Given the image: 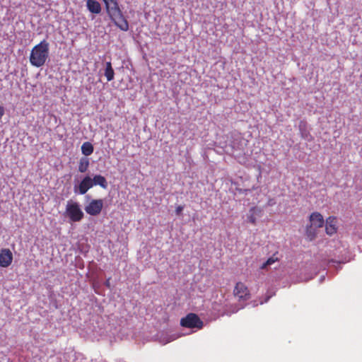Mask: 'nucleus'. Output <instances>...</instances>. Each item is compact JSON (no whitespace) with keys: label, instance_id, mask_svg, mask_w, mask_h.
<instances>
[{"label":"nucleus","instance_id":"obj_11","mask_svg":"<svg viewBox=\"0 0 362 362\" xmlns=\"http://www.w3.org/2000/svg\"><path fill=\"white\" fill-rule=\"evenodd\" d=\"M86 7L93 14H99L102 10L101 5L97 0H87Z\"/></svg>","mask_w":362,"mask_h":362},{"label":"nucleus","instance_id":"obj_1","mask_svg":"<svg viewBox=\"0 0 362 362\" xmlns=\"http://www.w3.org/2000/svg\"><path fill=\"white\" fill-rule=\"evenodd\" d=\"M107 13L114 24L123 31L129 30V23L124 17L117 0H103Z\"/></svg>","mask_w":362,"mask_h":362},{"label":"nucleus","instance_id":"obj_21","mask_svg":"<svg viewBox=\"0 0 362 362\" xmlns=\"http://www.w3.org/2000/svg\"><path fill=\"white\" fill-rule=\"evenodd\" d=\"M110 278L107 279L105 282V286L108 288H111V285H110Z\"/></svg>","mask_w":362,"mask_h":362},{"label":"nucleus","instance_id":"obj_5","mask_svg":"<svg viewBox=\"0 0 362 362\" xmlns=\"http://www.w3.org/2000/svg\"><path fill=\"white\" fill-rule=\"evenodd\" d=\"M233 294L238 301H246L250 298L248 288L243 282H238L234 288Z\"/></svg>","mask_w":362,"mask_h":362},{"label":"nucleus","instance_id":"obj_10","mask_svg":"<svg viewBox=\"0 0 362 362\" xmlns=\"http://www.w3.org/2000/svg\"><path fill=\"white\" fill-rule=\"evenodd\" d=\"M337 220L336 217L329 216L327 218L325 224V230L327 234L332 235L337 232Z\"/></svg>","mask_w":362,"mask_h":362},{"label":"nucleus","instance_id":"obj_17","mask_svg":"<svg viewBox=\"0 0 362 362\" xmlns=\"http://www.w3.org/2000/svg\"><path fill=\"white\" fill-rule=\"evenodd\" d=\"M299 130L303 138H307L309 132L307 130V124L304 121H300L299 123Z\"/></svg>","mask_w":362,"mask_h":362},{"label":"nucleus","instance_id":"obj_4","mask_svg":"<svg viewBox=\"0 0 362 362\" xmlns=\"http://www.w3.org/2000/svg\"><path fill=\"white\" fill-rule=\"evenodd\" d=\"M180 325L190 329H202L204 323L199 317L194 313H189L185 317L181 318Z\"/></svg>","mask_w":362,"mask_h":362},{"label":"nucleus","instance_id":"obj_14","mask_svg":"<svg viewBox=\"0 0 362 362\" xmlns=\"http://www.w3.org/2000/svg\"><path fill=\"white\" fill-rule=\"evenodd\" d=\"M89 159L86 157H82L78 163V171L80 173H86L89 167Z\"/></svg>","mask_w":362,"mask_h":362},{"label":"nucleus","instance_id":"obj_22","mask_svg":"<svg viewBox=\"0 0 362 362\" xmlns=\"http://www.w3.org/2000/svg\"><path fill=\"white\" fill-rule=\"evenodd\" d=\"M4 107L2 106H0V119H1V117H3V115H4Z\"/></svg>","mask_w":362,"mask_h":362},{"label":"nucleus","instance_id":"obj_8","mask_svg":"<svg viewBox=\"0 0 362 362\" xmlns=\"http://www.w3.org/2000/svg\"><path fill=\"white\" fill-rule=\"evenodd\" d=\"M13 261V254L9 249H2L0 251V266L8 267Z\"/></svg>","mask_w":362,"mask_h":362},{"label":"nucleus","instance_id":"obj_12","mask_svg":"<svg viewBox=\"0 0 362 362\" xmlns=\"http://www.w3.org/2000/svg\"><path fill=\"white\" fill-rule=\"evenodd\" d=\"M93 185H99L103 189H106L107 187V182L105 177L101 175H95L93 178H91Z\"/></svg>","mask_w":362,"mask_h":362},{"label":"nucleus","instance_id":"obj_15","mask_svg":"<svg viewBox=\"0 0 362 362\" xmlns=\"http://www.w3.org/2000/svg\"><path fill=\"white\" fill-rule=\"evenodd\" d=\"M93 150V146L90 142H84L81 146L82 153L86 156L91 155Z\"/></svg>","mask_w":362,"mask_h":362},{"label":"nucleus","instance_id":"obj_20","mask_svg":"<svg viewBox=\"0 0 362 362\" xmlns=\"http://www.w3.org/2000/svg\"><path fill=\"white\" fill-rule=\"evenodd\" d=\"M184 207L182 206H177L175 209V213L177 215H180L183 211Z\"/></svg>","mask_w":362,"mask_h":362},{"label":"nucleus","instance_id":"obj_9","mask_svg":"<svg viewBox=\"0 0 362 362\" xmlns=\"http://www.w3.org/2000/svg\"><path fill=\"white\" fill-rule=\"evenodd\" d=\"M310 226L315 228H322L325 221L323 216L318 212H314L310 216Z\"/></svg>","mask_w":362,"mask_h":362},{"label":"nucleus","instance_id":"obj_16","mask_svg":"<svg viewBox=\"0 0 362 362\" xmlns=\"http://www.w3.org/2000/svg\"><path fill=\"white\" fill-rule=\"evenodd\" d=\"M278 261H279V257H277L276 254L275 253L272 257L268 258V259L260 266V269H266L268 266H270Z\"/></svg>","mask_w":362,"mask_h":362},{"label":"nucleus","instance_id":"obj_7","mask_svg":"<svg viewBox=\"0 0 362 362\" xmlns=\"http://www.w3.org/2000/svg\"><path fill=\"white\" fill-rule=\"evenodd\" d=\"M93 187L91 177L88 175L85 176L79 185L74 187L75 192L80 194H85L90 188Z\"/></svg>","mask_w":362,"mask_h":362},{"label":"nucleus","instance_id":"obj_18","mask_svg":"<svg viewBox=\"0 0 362 362\" xmlns=\"http://www.w3.org/2000/svg\"><path fill=\"white\" fill-rule=\"evenodd\" d=\"M256 208L252 207L250 209L249 214L247 215L248 221L254 225L256 223Z\"/></svg>","mask_w":362,"mask_h":362},{"label":"nucleus","instance_id":"obj_3","mask_svg":"<svg viewBox=\"0 0 362 362\" xmlns=\"http://www.w3.org/2000/svg\"><path fill=\"white\" fill-rule=\"evenodd\" d=\"M66 214L69 218L73 222L81 221L84 216L78 203L73 202H68L66 206Z\"/></svg>","mask_w":362,"mask_h":362},{"label":"nucleus","instance_id":"obj_19","mask_svg":"<svg viewBox=\"0 0 362 362\" xmlns=\"http://www.w3.org/2000/svg\"><path fill=\"white\" fill-rule=\"evenodd\" d=\"M306 233L310 240H313L316 236L315 228L311 226H308L306 230Z\"/></svg>","mask_w":362,"mask_h":362},{"label":"nucleus","instance_id":"obj_13","mask_svg":"<svg viewBox=\"0 0 362 362\" xmlns=\"http://www.w3.org/2000/svg\"><path fill=\"white\" fill-rule=\"evenodd\" d=\"M104 75L106 77L107 81H111L114 79L115 71L112 66L111 62H106Z\"/></svg>","mask_w":362,"mask_h":362},{"label":"nucleus","instance_id":"obj_2","mask_svg":"<svg viewBox=\"0 0 362 362\" xmlns=\"http://www.w3.org/2000/svg\"><path fill=\"white\" fill-rule=\"evenodd\" d=\"M49 43L45 40L36 45L31 50L30 62L35 67L43 66L49 57Z\"/></svg>","mask_w":362,"mask_h":362},{"label":"nucleus","instance_id":"obj_6","mask_svg":"<svg viewBox=\"0 0 362 362\" xmlns=\"http://www.w3.org/2000/svg\"><path fill=\"white\" fill-rule=\"evenodd\" d=\"M103 207V201L101 199H92L90 203L85 206L86 212L90 216H98L100 214Z\"/></svg>","mask_w":362,"mask_h":362}]
</instances>
